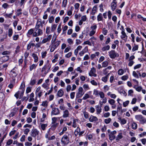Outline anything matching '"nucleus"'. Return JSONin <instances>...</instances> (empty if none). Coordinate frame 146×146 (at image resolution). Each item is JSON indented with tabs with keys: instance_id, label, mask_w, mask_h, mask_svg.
<instances>
[{
	"instance_id": "obj_60",
	"label": "nucleus",
	"mask_w": 146,
	"mask_h": 146,
	"mask_svg": "<svg viewBox=\"0 0 146 146\" xmlns=\"http://www.w3.org/2000/svg\"><path fill=\"white\" fill-rule=\"evenodd\" d=\"M19 37V35H15L13 36V39L14 40H17Z\"/></svg>"
},
{
	"instance_id": "obj_30",
	"label": "nucleus",
	"mask_w": 146,
	"mask_h": 146,
	"mask_svg": "<svg viewBox=\"0 0 146 146\" xmlns=\"http://www.w3.org/2000/svg\"><path fill=\"white\" fill-rule=\"evenodd\" d=\"M143 117L141 115H137L135 116V118L137 120L140 121Z\"/></svg>"
},
{
	"instance_id": "obj_62",
	"label": "nucleus",
	"mask_w": 146,
	"mask_h": 146,
	"mask_svg": "<svg viewBox=\"0 0 146 146\" xmlns=\"http://www.w3.org/2000/svg\"><path fill=\"white\" fill-rule=\"evenodd\" d=\"M71 86L70 85H67L66 88V91L67 92H69L71 90Z\"/></svg>"
},
{
	"instance_id": "obj_55",
	"label": "nucleus",
	"mask_w": 146,
	"mask_h": 146,
	"mask_svg": "<svg viewBox=\"0 0 146 146\" xmlns=\"http://www.w3.org/2000/svg\"><path fill=\"white\" fill-rule=\"evenodd\" d=\"M75 93V92H71L70 94V98L73 99L74 98Z\"/></svg>"
},
{
	"instance_id": "obj_42",
	"label": "nucleus",
	"mask_w": 146,
	"mask_h": 146,
	"mask_svg": "<svg viewBox=\"0 0 146 146\" xmlns=\"http://www.w3.org/2000/svg\"><path fill=\"white\" fill-rule=\"evenodd\" d=\"M108 102L111 105H113L115 103V100L113 99H110L108 100Z\"/></svg>"
},
{
	"instance_id": "obj_36",
	"label": "nucleus",
	"mask_w": 146,
	"mask_h": 146,
	"mask_svg": "<svg viewBox=\"0 0 146 146\" xmlns=\"http://www.w3.org/2000/svg\"><path fill=\"white\" fill-rule=\"evenodd\" d=\"M49 22L50 23H52L54 20V18L53 16H51L49 17Z\"/></svg>"
},
{
	"instance_id": "obj_6",
	"label": "nucleus",
	"mask_w": 146,
	"mask_h": 146,
	"mask_svg": "<svg viewBox=\"0 0 146 146\" xmlns=\"http://www.w3.org/2000/svg\"><path fill=\"white\" fill-rule=\"evenodd\" d=\"M56 38H55L54 40H52L51 45H52L56 48L60 44L61 41L58 40L55 41Z\"/></svg>"
},
{
	"instance_id": "obj_22",
	"label": "nucleus",
	"mask_w": 146,
	"mask_h": 146,
	"mask_svg": "<svg viewBox=\"0 0 146 146\" xmlns=\"http://www.w3.org/2000/svg\"><path fill=\"white\" fill-rule=\"evenodd\" d=\"M136 91L138 92H140L142 89V87L141 86H135L133 87Z\"/></svg>"
},
{
	"instance_id": "obj_48",
	"label": "nucleus",
	"mask_w": 146,
	"mask_h": 146,
	"mask_svg": "<svg viewBox=\"0 0 146 146\" xmlns=\"http://www.w3.org/2000/svg\"><path fill=\"white\" fill-rule=\"evenodd\" d=\"M99 95L101 98H103L104 97V94L102 92H99Z\"/></svg>"
},
{
	"instance_id": "obj_59",
	"label": "nucleus",
	"mask_w": 146,
	"mask_h": 146,
	"mask_svg": "<svg viewBox=\"0 0 146 146\" xmlns=\"http://www.w3.org/2000/svg\"><path fill=\"white\" fill-rule=\"evenodd\" d=\"M112 13L110 11H109L108 12V16L109 19H110L111 18Z\"/></svg>"
},
{
	"instance_id": "obj_20",
	"label": "nucleus",
	"mask_w": 146,
	"mask_h": 146,
	"mask_svg": "<svg viewBox=\"0 0 146 146\" xmlns=\"http://www.w3.org/2000/svg\"><path fill=\"white\" fill-rule=\"evenodd\" d=\"M36 82V79L31 78L30 82L29 84L31 86H33L35 84Z\"/></svg>"
},
{
	"instance_id": "obj_50",
	"label": "nucleus",
	"mask_w": 146,
	"mask_h": 146,
	"mask_svg": "<svg viewBox=\"0 0 146 146\" xmlns=\"http://www.w3.org/2000/svg\"><path fill=\"white\" fill-rule=\"evenodd\" d=\"M84 115L85 118H88L89 117L88 113L86 111L84 112Z\"/></svg>"
},
{
	"instance_id": "obj_2",
	"label": "nucleus",
	"mask_w": 146,
	"mask_h": 146,
	"mask_svg": "<svg viewBox=\"0 0 146 146\" xmlns=\"http://www.w3.org/2000/svg\"><path fill=\"white\" fill-rule=\"evenodd\" d=\"M43 34L42 30L38 28H34V32L33 34V36L34 37H36L38 36L41 35Z\"/></svg>"
},
{
	"instance_id": "obj_17",
	"label": "nucleus",
	"mask_w": 146,
	"mask_h": 146,
	"mask_svg": "<svg viewBox=\"0 0 146 146\" xmlns=\"http://www.w3.org/2000/svg\"><path fill=\"white\" fill-rule=\"evenodd\" d=\"M24 86H23L22 85V84H21V89H22V91L21 92V94L20 96V98H19L21 99V98L23 96V95L24 93V92L25 91V84H24Z\"/></svg>"
},
{
	"instance_id": "obj_61",
	"label": "nucleus",
	"mask_w": 146,
	"mask_h": 146,
	"mask_svg": "<svg viewBox=\"0 0 146 146\" xmlns=\"http://www.w3.org/2000/svg\"><path fill=\"white\" fill-rule=\"evenodd\" d=\"M30 131V129L28 128H26L24 131V133L26 135H27Z\"/></svg>"
},
{
	"instance_id": "obj_14",
	"label": "nucleus",
	"mask_w": 146,
	"mask_h": 146,
	"mask_svg": "<svg viewBox=\"0 0 146 146\" xmlns=\"http://www.w3.org/2000/svg\"><path fill=\"white\" fill-rule=\"evenodd\" d=\"M15 68H14L10 72V74L12 77H15L17 75V73L15 70Z\"/></svg>"
},
{
	"instance_id": "obj_45",
	"label": "nucleus",
	"mask_w": 146,
	"mask_h": 146,
	"mask_svg": "<svg viewBox=\"0 0 146 146\" xmlns=\"http://www.w3.org/2000/svg\"><path fill=\"white\" fill-rule=\"evenodd\" d=\"M67 3V0H64L63 2L62 6L64 7H66Z\"/></svg>"
},
{
	"instance_id": "obj_26",
	"label": "nucleus",
	"mask_w": 146,
	"mask_h": 146,
	"mask_svg": "<svg viewBox=\"0 0 146 146\" xmlns=\"http://www.w3.org/2000/svg\"><path fill=\"white\" fill-rule=\"evenodd\" d=\"M34 94L33 93H32L30 95V99L29 100V102H33L34 100Z\"/></svg>"
},
{
	"instance_id": "obj_34",
	"label": "nucleus",
	"mask_w": 146,
	"mask_h": 146,
	"mask_svg": "<svg viewBox=\"0 0 146 146\" xmlns=\"http://www.w3.org/2000/svg\"><path fill=\"white\" fill-rule=\"evenodd\" d=\"M43 26V25L41 23H36L35 28L37 29L39 28L40 26L42 27Z\"/></svg>"
},
{
	"instance_id": "obj_3",
	"label": "nucleus",
	"mask_w": 146,
	"mask_h": 146,
	"mask_svg": "<svg viewBox=\"0 0 146 146\" xmlns=\"http://www.w3.org/2000/svg\"><path fill=\"white\" fill-rule=\"evenodd\" d=\"M39 133V131L36 129H33L30 133V135L34 138L38 136Z\"/></svg>"
},
{
	"instance_id": "obj_40",
	"label": "nucleus",
	"mask_w": 146,
	"mask_h": 146,
	"mask_svg": "<svg viewBox=\"0 0 146 146\" xmlns=\"http://www.w3.org/2000/svg\"><path fill=\"white\" fill-rule=\"evenodd\" d=\"M57 25L55 24H54L51 27V31H52L54 32L55 30H56Z\"/></svg>"
},
{
	"instance_id": "obj_54",
	"label": "nucleus",
	"mask_w": 146,
	"mask_h": 146,
	"mask_svg": "<svg viewBox=\"0 0 146 146\" xmlns=\"http://www.w3.org/2000/svg\"><path fill=\"white\" fill-rule=\"evenodd\" d=\"M123 72L124 71L122 69L119 70L118 72V74L119 75H122L123 73Z\"/></svg>"
},
{
	"instance_id": "obj_5",
	"label": "nucleus",
	"mask_w": 146,
	"mask_h": 146,
	"mask_svg": "<svg viewBox=\"0 0 146 146\" xmlns=\"http://www.w3.org/2000/svg\"><path fill=\"white\" fill-rule=\"evenodd\" d=\"M61 141L64 145L68 144L69 142V139L67 135H64L62 138Z\"/></svg>"
},
{
	"instance_id": "obj_21",
	"label": "nucleus",
	"mask_w": 146,
	"mask_h": 146,
	"mask_svg": "<svg viewBox=\"0 0 146 146\" xmlns=\"http://www.w3.org/2000/svg\"><path fill=\"white\" fill-rule=\"evenodd\" d=\"M38 12V8L36 7H34L32 9V13L33 14H36Z\"/></svg>"
},
{
	"instance_id": "obj_39",
	"label": "nucleus",
	"mask_w": 146,
	"mask_h": 146,
	"mask_svg": "<svg viewBox=\"0 0 146 146\" xmlns=\"http://www.w3.org/2000/svg\"><path fill=\"white\" fill-rule=\"evenodd\" d=\"M13 34V30L11 29H9L8 30V36L9 37H11L12 35Z\"/></svg>"
},
{
	"instance_id": "obj_25",
	"label": "nucleus",
	"mask_w": 146,
	"mask_h": 146,
	"mask_svg": "<svg viewBox=\"0 0 146 146\" xmlns=\"http://www.w3.org/2000/svg\"><path fill=\"white\" fill-rule=\"evenodd\" d=\"M97 20L99 21H102L103 17L101 13H100L97 16Z\"/></svg>"
},
{
	"instance_id": "obj_7",
	"label": "nucleus",
	"mask_w": 146,
	"mask_h": 146,
	"mask_svg": "<svg viewBox=\"0 0 146 146\" xmlns=\"http://www.w3.org/2000/svg\"><path fill=\"white\" fill-rule=\"evenodd\" d=\"M60 113V110L58 108H52V111L51 112L52 115H56L59 114Z\"/></svg>"
},
{
	"instance_id": "obj_27",
	"label": "nucleus",
	"mask_w": 146,
	"mask_h": 146,
	"mask_svg": "<svg viewBox=\"0 0 146 146\" xmlns=\"http://www.w3.org/2000/svg\"><path fill=\"white\" fill-rule=\"evenodd\" d=\"M80 128L78 127H77L76 129L75 130L74 133V135L76 137L78 135V134L79 132H80Z\"/></svg>"
},
{
	"instance_id": "obj_19",
	"label": "nucleus",
	"mask_w": 146,
	"mask_h": 146,
	"mask_svg": "<svg viewBox=\"0 0 146 146\" xmlns=\"http://www.w3.org/2000/svg\"><path fill=\"white\" fill-rule=\"evenodd\" d=\"M96 113L97 114L100 113L102 111V108H100L99 105L96 106Z\"/></svg>"
},
{
	"instance_id": "obj_8",
	"label": "nucleus",
	"mask_w": 146,
	"mask_h": 146,
	"mask_svg": "<svg viewBox=\"0 0 146 146\" xmlns=\"http://www.w3.org/2000/svg\"><path fill=\"white\" fill-rule=\"evenodd\" d=\"M96 72V70L95 69L94 67H93L90 71L89 74L91 76H94L96 77L97 76V74L95 73Z\"/></svg>"
},
{
	"instance_id": "obj_11",
	"label": "nucleus",
	"mask_w": 146,
	"mask_h": 146,
	"mask_svg": "<svg viewBox=\"0 0 146 146\" xmlns=\"http://www.w3.org/2000/svg\"><path fill=\"white\" fill-rule=\"evenodd\" d=\"M121 34H122V35L121 36V38L124 40L126 41L128 37L125 32H121Z\"/></svg>"
},
{
	"instance_id": "obj_13",
	"label": "nucleus",
	"mask_w": 146,
	"mask_h": 146,
	"mask_svg": "<svg viewBox=\"0 0 146 146\" xmlns=\"http://www.w3.org/2000/svg\"><path fill=\"white\" fill-rule=\"evenodd\" d=\"M63 113L62 117L64 118H66L69 116V113L67 110H65L63 112Z\"/></svg>"
},
{
	"instance_id": "obj_38",
	"label": "nucleus",
	"mask_w": 146,
	"mask_h": 146,
	"mask_svg": "<svg viewBox=\"0 0 146 146\" xmlns=\"http://www.w3.org/2000/svg\"><path fill=\"white\" fill-rule=\"evenodd\" d=\"M47 124H42L41 125V127L43 130H44L45 129V128L47 126Z\"/></svg>"
},
{
	"instance_id": "obj_18",
	"label": "nucleus",
	"mask_w": 146,
	"mask_h": 146,
	"mask_svg": "<svg viewBox=\"0 0 146 146\" xmlns=\"http://www.w3.org/2000/svg\"><path fill=\"white\" fill-rule=\"evenodd\" d=\"M98 120V118L96 116L91 115L89 121H90L92 122L94 121H97Z\"/></svg>"
},
{
	"instance_id": "obj_10",
	"label": "nucleus",
	"mask_w": 146,
	"mask_h": 146,
	"mask_svg": "<svg viewBox=\"0 0 146 146\" xmlns=\"http://www.w3.org/2000/svg\"><path fill=\"white\" fill-rule=\"evenodd\" d=\"M52 37V35H49L46 38H45L43 39L41 43L42 44H44L48 42H49L51 39Z\"/></svg>"
},
{
	"instance_id": "obj_63",
	"label": "nucleus",
	"mask_w": 146,
	"mask_h": 146,
	"mask_svg": "<svg viewBox=\"0 0 146 146\" xmlns=\"http://www.w3.org/2000/svg\"><path fill=\"white\" fill-rule=\"evenodd\" d=\"M90 82L94 86H97V83L94 80H91L90 81Z\"/></svg>"
},
{
	"instance_id": "obj_28",
	"label": "nucleus",
	"mask_w": 146,
	"mask_h": 146,
	"mask_svg": "<svg viewBox=\"0 0 146 146\" xmlns=\"http://www.w3.org/2000/svg\"><path fill=\"white\" fill-rule=\"evenodd\" d=\"M109 139L111 141H112L115 138V136L114 135H112L111 133H110L109 135Z\"/></svg>"
},
{
	"instance_id": "obj_43",
	"label": "nucleus",
	"mask_w": 146,
	"mask_h": 146,
	"mask_svg": "<svg viewBox=\"0 0 146 146\" xmlns=\"http://www.w3.org/2000/svg\"><path fill=\"white\" fill-rule=\"evenodd\" d=\"M47 52L46 51L43 52L41 53L42 57V58H44L46 56Z\"/></svg>"
},
{
	"instance_id": "obj_15",
	"label": "nucleus",
	"mask_w": 146,
	"mask_h": 146,
	"mask_svg": "<svg viewBox=\"0 0 146 146\" xmlns=\"http://www.w3.org/2000/svg\"><path fill=\"white\" fill-rule=\"evenodd\" d=\"M117 2H114L113 1L111 4V10L114 11L116 8L117 5H116Z\"/></svg>"
},
{
	"instance_id": "obj_57",
	"label": "nucleus",
	"mask_w": 146,
	"mask_h": 146,
	"mask_svg": "<svg viewBox=\"0 0 146 146\" xmlns=\"http://www.w3.org/2000/svg\"><path fill=\"white\" fill-rule=\"evenodd\" d=\"M84 44H88L90 46H91V43L88 40H87L84 42Z\"/></svg>"
},
{
	"instance_id": "obj_12",
	"label": "nucleus",
	"mask_w": 146,
	"mask_h": 146,
	"mask_svg": "<svg viewBox=\"0 0 146 146\" xmlns=\"http://www.w3.org/2000/svg\"><path fill=\"white\" fill-rule=\"evenodd\" d=\"M34 29H31L28 31V32L27 33V36L28 37H30V36L31 35L33 34H33L34 33Z\"/></svg>"
},
{
	"instance_id": "obj_23",
	"label": "nucleus",
	"mask_w": 146,
	"mask_h": 146,
	"mask_svg": "<svg viewBox=\"0 0 146 146\" xmlns=\"http://www.w3.org/2000/svg\"><path fill=\"white\" fill-rule=\"evenodd\" d=\"M64 94V92L61 89L59 90L58 92V96L59 97H62Z\"/></svg>"
},
{
	"instance_id": "obj_53",
	"label": "nucleus",
	"mask_w": 146,
	"mask_h": 146,
	"mask_svg": "<svg viewBox=\"0 0 146 146\" xmlns=\"http://www.w3.org/2000/svg\"><path fill=\"white\" fill-rule=\"evenodd\" d=\"M129 101L128 100L126 101L125 102H124L123 103V106L124 107L127 106L129 104Z\"/></svg>"
},
{
	"instance_id": "obj_56",
	"label": "nucleus",
	"mask_w": 146,
	"mask_h": 146,
	"mask_svg": "<svg viewBox=\"0 0 146 146\" xmlns=\"http://www.w3.org/2000/svg\"><path fill=\"white\" fill-rule=\"evenodd\" d=\"M68 42L70 44H72L73 43V41L72 40L71 38H69L67 40Z\"/></svg>"
},
{
	"instance_id": "obj_31",
	"label": "nucleus",
	"mask_w": 146,
	"mask_h": 146,
	"mask_svg": "<svg viewBox=\"0 0 146 146\" xmlns=\"http://www.w3.org/2000/svg\"><path fill=\"white\" fill-rule=\"evenodd\" d=\"M131 126L133 129H135L137 128V125L136 123L133 122L132 123Z\"/></svg>"
},
{
	"instance_id": "obj_46",
	"label": "nucleus",
	"mask_w": 146,
	"mask_h": 146,
	"mask_svg": "<svg viewBox=\"0 0 146 146\" xmlns=\"http://www.w3.org/2000/svg\"><path fill=\"white\" fill-rule=\"evenodd\" d=\"M13 15V13H11L9 14H5L4 15V16L5 17H8L9 18H11V17Z\"/></svg>"
},
{
	"instance_id": "obj_16",
	"label": "nucleus",
	"mask_w": 146,
	"mask_h": 146,
	"mask_svg": "<svg viewBox=\"0 0 146 146\" xmlns=\"http://www.w3.org/2000/svg\"><path fill=\"white\" fill-rule=\"evenodd\" d=\"M32 56L34 59V62H37L38 61V58L37 55L33 53L32 54Z\"/></svg>"
},
{
	"instance_id": "obj_58",
	"label": "nucleus",
	"mask_w": 146,
	"mask_h": 146,
	"mask_svg": "<svg viewBox=\"0 0 146 146\" xmlns=\"http://www.w3.org/2000/svg\"><path fill=\"white\" fill-rule=\"evenodd\" d=\"M121 124H125L127 122L126 120L124 118L122 119H121Z\"/></svg>"
},
{
	"instance_id": "obj_47",
	"label": "nucleus",
	"mask_w": 146,
	"mask_h": 146,
	"mask_svg": "<svg viewBox=\"0 0 146 146\" xmlns=\"http://www.w3.org/2000/svg\"><path fill=\"white\" fill-rule=\"evenodd\" d=\"M138 48V45H135L134 47L133 48L132 50L133 51H134L137 50Z\"/></svg>"
},
{
	"instance_id": "obj_35",
	"label": "nucleus",
	"mask_w": 146,
	"mask_h": 146,
	"mask_svg": "<svg viewBox=\"0 0 146 146\" xmlns=\"http://www.w3.org/2000/svg\"><path fill=\"white\" fill-rule=\"evenodd\" d=\"M22 9H19L17 10V16H19L22 14Z\"/></svg>"
},
{
	"instance_id": "obj_44",
	"label": "nucleus",
	"mask_w": 146,
	"mask_h": 146,
	"mask_svg": "<svg viewBox=\"0 0 146 146\" xmlns=\"http://www.w3.org/2000/svg\"><path fill=\"white\" fill-rule=\"evenodd\" d=\"M111 121V119L110 118H109L108 119H105L104 120V122L108 124Z\"/></svg>"
},
{
	"instance_id": "obj_1",
	"label": "nucleus",
	"mask_w": 146,
	"mask_h": 146,
	"mask_svg": "<svg viewBox=\"0 0 146 146\" xmlns=\"http://www.w3.org/2000/svg\"><path fill=\"white\" fill-rule=\"evenodd\" d=\"M51 67V65L48 62L46 63L42 68L41 72H44V74L42 75V76H44L49 71Z\"/></svg>"
},
{
	"instance_id": "obj_9",
	"label": "nucleus",
	"mask_w": 146,
	"mask_h": 146,
	"mask_svg": "<svg viewBox=\"0 0 146 146\" xmlns=\"http://www.w3.org/2000/svg\"><path fill=\"white\" fill-rule=\"evenodd\" d=\"M52 125L50 128L49 129L48 131V133L49 135H51V133L50 132V130H51L52 131H54L56 129V127L58 126V123H54Z\"/></svg>"
},
{
	"instance_id": "obj_64",
	"label": "nucleus",
	"mask_w": 146,
	"mask_h": 146,
	"mask_svg": "<svg viewBox=\"0 0 146 146\" xmlns=\"http://www.w3.org/2000/svg\"><path fill=\"white\" fill-rule=\"evenodd\" d=\"M51 45V46L50 50V51L51 52H52L54 51L55 49L56 48L53 46L52 45Z\"/></svg>"
},
{
	"instance_id": "obj_32",
	"label": "nucleus",
	"mask_w": 146,
	"mask_h": 146,
	"mask_svg": "<svg viewBox=\"0 0 146 146\" xmlns=\"http://www.w3.org/2000/svg\"><path fill=\"white\" fill-rule=\"evenodd\" d=\"M83 90L82 88V87H80L78 89V92L80 93L81 94L83 95L84 94V92H83Z\"/></svg>"
},
{
	"instance_id": "obj_37",
	"label": "nucleus",
	"mask_w": 146,
	"mask_h": 146,
	"mask_svg": "<svg viewBox=\"0 0 146 146\" xmlns=\"http://www.w3.org/2000/svg\"><path fill=\"white\" fill-rule=\"evenodd\" d=\"M108 62L107 61H105L102 63V67H106L108 66Z\"/></svg>"
},
{
	"instance_id": "obj_4",
	"label": "nucleus",
	"mask_w": 146,
	"mask_h": 146,
	"mask_svg": "<svg viewBox=\"0 0 146 146\" xmlns=\"http://www.w3.org/2000/svg\"><path fill=\"white\" fill-rule=\"evenodd\" d=\"M109 56L111 58L113 59L119 56V54L114 50H112L109 52Z\"/></svg>"
},
{
	"instance_id": "obj_33",
	"label": "nucleus",
	"mask_w": 146,
	"mask_h": 146,
	"mask_svg": "<svg viewBox=\"0 0 146 146\" xmlns=\"http://www.w3.org/2000/svg\"><path fill=\"white\" fill-rule=\"evenodd\" d=\"M37 66V64H33L30 66L29 70L30 71H32L33 69L36 68Z\"/></svg>"
},
{
	"instance_id": "obj_49",
	"label": "nucleus",
	"mask_w": 146,
	"mask_h": 146,
	"mask_svg": "<svg viewBox=\"0 0 146 146\" xmlns=\"http://www.w3.org/2000/svg\"><path fill=\"white\" fill-rule=\"evenodd\" d=\"M83 87L85 90H87L89 89V87L88 84H84L83 85Z\"/></svg>"
},
{
	"instance_id": "obj_52",
	"label": "nucleus",
	"mask_w": 146,
	"mask_h": 146,
	"mask_svg": "<svg viewBox=\"0 0 146 146\" xmlns=\"http://www.w3.org/2000/svg\"><path fill=\"white\" fill-rule=\"evenodd\" d=\"M9 7V5L7 3H4L2 5V7L4 9H6Z\"/></svg>"
},
{
	"instance_id": "obj_51",
	"label": "nucleus",
	"mask_w": 146,
	"mask_h": 146,
	"mask_svg": "<svg viewBox=\"0 0 146 146\" xmlns=\"http://www.w3.org/2000/svg\"><path fill=\"white\" fill-rule=\"evenodd\" d=\"M89 98V95L88 94H85L83 98V99L86 100Z\"/></svg>"
},
{
	"instance_id": "obj_41",
	"label": "nucleus",
	"mask_w": 146,
	"mask_h": 146,
	"mask_svg": "<svg viewBox=\"0 0 146 146\" xmlns=\"http://www.w3.org/2000/svg\"><path fill=\"white\" fill-rule=\"evenodd\" d=\"M110 48V46L109 45H107L106 46L103 47L102 50L103 51H105L106 50H109Z\"/></svg>"
},
{
	"instance_id": "obj_24",
	"label": "nucleus",
	"mask_w": 146,
	"mask_h": 146,
	"mask_svg": "<svg viewBox=\"0 0 146 146\" xmlns=\"http://www.w3.org/2000/svg\"><path fill=\"white\" fill-rule=\"evenodd\" d=\"M123 138V136L121 133H119L117 136L116 137V140L117 141H119L120 139Z\"/></svg>"
},
{
	"instance_id": "obj_29",
	"label": "nucleus",
	"mask_w": 146,
	"mask_h": 146,
	"mask_svg": "<svg viewBox=\"0 0 146 146\" xmlns=\"http://www.w3.org/2000/svg\"><path fill=\"white\" fill-rule=\"evenodd\" d=\"M9 56H5L3 57L2 60L4 62H6L9 59Z\"/></svg>"
}]
</instances>
